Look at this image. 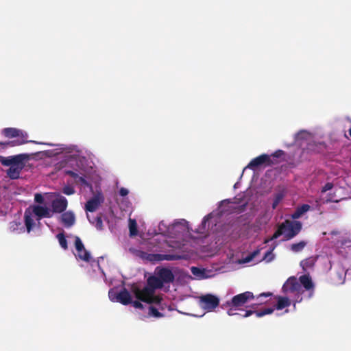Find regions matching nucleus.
<instances>
[{"label": "nucleus", "mask_w": 351, "mask_h": 351, "mask_svg": "<svg viewBox=\"0 0 351 351\" xmlns=\"http://www.w3.org/2000/svg\"><path fill=\"white\" fill-rule=\"evenodd\" d=\"M195 270H197V267H192V269H191V271H192L193 274H195Z\"/></svg>", "instance_id": "obj_48"}, {"label": "nucleus", "mask_w": 351, "mask_h": 351, "mask_svg": "<svg viewBox=\"0 0 351 351\" xmlns=\"http://www.w3.org/2000/svg\"><path fill=\"white\" fill-rule=\"evenodd\" d=\"M230 203V202L229 199H225V200H223L221 202V206H223L224 204H228Z\"/></svg>", "instance_id": "obj_45"}, {"label": "nucleus", "mask_w": 351, "mask_h": 351, "mask_svg": "<svg viewBox=\"0 0 351 351\" xmlns=\"http://www.w3.org/2000/svg\"><path fill=\"white\" fill-rule=\"evenodd\" d=\"M45 144H46V145H49V146H51V145H52V144H48V143H45Z\"/></svg>", "instance_id": "obj_51"}, {"label": "nucleus", "mask_w": 351, "mask_h": 351, "mask_svg": "<svg viewBox=\"0 0 351 351\" xmlns=\"http://www.w3.org/2000/svg\"><path fill=\"white\" fill-rule=\"evenodd\" d=\"M349 134L351 136V128L349 130Z\"/></svg>", "instance_id": "obj_50"}, {"label": "nucleus", "mask_w": 351, "mask_h": 351, "mask_svg": "<svg viewBox=\"0 0 351 351\" xmlns=\"http://www.w3.org/2000/svg\"><path fill=\"white\" fill-rule=\"evenodd\" d=\"M56 237L58 239V241H59V243H60V246L64 250H67L68 249V243H67V241H66V239L65 238V236L64 234V232H61V233L58 234Z\"/></svg>", "instance_id": "obj_26"}, {"label": "nucleus", "mask_w": 351, "mask_h": 351, "mask_svg": "<svg viewBox=\"0 0 351 351\" xmlns=\"http://www.w3.org/2000/svg\"><path fill=\"white\" fill-rule=\"evenodd\" d=\"M33 213L31 212V208H27L24 213L25 224L27 232H30L35 225L34 219H32Z\"/></svg>", "instance_id": "obj_20"}, {"label": "nucleus", "mask_w": 351, "mask_h": 351, "mask_svg": "<svg viewBox=\"0 0 351 351\" xmlns=\"http://www.w3.org/2000/svg\"><path fill=\"white\" fill-rule=\"evenodd\" d=\"M132 303L133 304V306L136 308H143V305L139 301H134V302H132Z\"/></svg>", "instance_id": "obj_41"}, {"label": "nucleus", "mask_w": 351, "mask_h": 351, "mask_svg": "<svg viewBox=\"0 0 351 351\" xmlns=\"http://www.w3.org/2000/svg\"><path fill=\"white\" fill-rule=\"evenodd\" d=\"M271 295H272V293L271 292L262 293L257 296V298L258 299L259 298H261V297H269V296H271Z\"/></svg>", "instance_id": "obj_42"}, {"label": "nucleus", "mask_w": 351, "mask_h": 351, "mask_svg": "<svg viewBox=\"0 0 351 351\" xmlns=\"http://www.w3.org/2000/svg\"><path fill=\"white\" fill-rule=\"evenodd\" d=\"M147 286L155 292L156 289L162 288L163 285L158 276H152L147 278Z\"/></svg>", "instance_id": "obj_19"}, {"label": "nucleus", "mask_w": 351, "mask_h": 351, "mask_svg": "<svg viewBox=\"0 0 351 351\" xmlns=\"http://www.w3.org/2000/svg\"><path fill=\"white\" fill-rule=\"evenodd\" d=\"M116 300L123 305H128L132 302V297L129 291L123 288L116 295Z\"/></svg>", "instance_id": "obj_18"}, {"label": "nucleus", "mask_w": 351, "mask_h": 351, "mask_svg": "<svg viewBox=\"0 0 351 351\" xmlns=\"http://www.w3.org/2000/svg\"><path fill=\"white\" fill-rule=\"evenodd\" d=\"M212 217L211 214H208L203 218L202 221L201 227L197 231V233H203L206 229V223L210 220Z\"/></svg>", "instance_id": "obj_27"}, {"label": "nucleus", "mask_w": 351, "mask_h": 351, "mask_svg": "<svg viewBox=\"0 0 351 351\" xmlns=\"http://www.w3.org/2000/svg\"><path fill=\"white\" fill-rule=\"evenodd\" d=\"M60 221L65 228H71L75 223L74 213L71 210L64 211L60 215Z\"/></svg>", "instance_id": "obj_15"}, {"label": "nucleus", "mask_w": 351, "mask_h": 351, "mask_svg": "<svg viewBox=\"0 0 351 351\" xmlns=\"http://www.w3.org/2000/svg\"><path fill=\"white\" fill-rule=\"evenodd\" d=\"M301 229L302 223L300 221L287 219L279 225L278 229L271 237L265 240V243L276 239L281 235H284L285 240H290L295 237Z\"/></svg>", "instance_id": "obj_2"}, {"label": "nucleus", "mask_w": 351, "mask_h": 351, "mask_svg": "<svg viewBox=\"0 0 351 351\" xmlns=\"http://www.w3.org/2000/svg\"><path fill=\"white\" fill-rule=\"evenodd\" d=\"M34 201L38 204L44 203V197L40 193H36L34 195Z\"/></svg>", "instance_id": "obj_34"}, {"label": "nucleus", "mask_w": 351, "mask_h": 351, "mask_svg": "<svg viewBox=\"0 0 351 351\" xmlns=\"http://www.w3.org/2000/svg\"><path fill=\"white\" fill-rule=\"evenodd\" d=\"M109 297H110V298L112 300H113L112 294V293H111L110 291L109 292Z\"/></svg>", "instance_id": "obj_49"}, {"label": "nucleus", "mask_w": 351, "mask_h": 351, "mask_svg": "<svg viewBox=\"0 0 351 351\" xmlns=\"http://www.w3.org/2000/svg\"><path fill=\"white\" fill-rule=\"evenodd\" d=\"M311 206L308 204H302L298 207L295 211L292 214V218L295 219L300 218L303 214L308 211Z\"/></svg>", "instance_id": "obj_22"}, {"label": "nucleus", "mask_w": 351, "mask_h": 351, "mask_svg": "<svg viewBox=\"0 0 351 351\" xmlns=\"http://www.w3.org/2000/svg\"><path fill=\"white\" fill-rule=\"evenodd\" d=\"M199 302L203 308L210 311L219 306V299L214 295L206 294L199 298Z\"/></svg>", "instance_id": "obj_8"}, {"label": "nucleus", "mask_w": 351, "mask_h": 351, "mask_svg": "<svg viewBox=\"0 0 351 351\" xmlns=\"http://www.w3.org/2000/svg\"><path fill=\"white\" fill-rule=\"evenodd\" d=\"M256 306V304L252 305L250 307L252 309H249V310L245 311V313L243 315H241V316L242 317H247L252 315V314H256V316L257 317H263V316H264L265 315L271 314L274 311V308H265L263 310H261V311L253 310Z\"/></svg>", "instance_id": "obj_16"}, {"label": "nucleus", "mask_w": 351, "mask_h": 351, "mask_svg": "<svg viewBox=\"0 0 351 351\" xmlns=\"http://www.w3.org/2000/svg\"><path fill=\"white\" fill-rule=\"evenodd\" d=\"M130 236L135 237L138 234L137 223L135 219L129 220Z\"/></svg>", "instance_id": "obj_23"}, {"label": "nucleus", "mask_w": 351, "mask_h": 351, "mask_svg": "<svg viewBox=\"0 0 351 351\" xmlns=\"http://www.w3.org/2000/svg\"><path fill=\"white\" fill-rule=\"evenodd\" d=\"M88 219L93 223L97 230H101L103 228V221L100 216L96 217L93 221H91L88 215H87Z\"/></svg>", "instance_id": "obj_25"}, {"label": "nucleus", "mask_w": 351, "mask_h": 351, "mask_svg": "<svg viewBox=\"0 0 351 351\" xmlns=\"http://www.w3.org/2000/svg\"><path fill=\"white\" fill-rule=\"evenodd\" d=\"M282 196L280 194H278L277 195H276V197L274 199V202L272 203V208L273 209H275L278 206V204L282 200Z\"/></svg>", "instance_id": "obj_32"}, {"label": "nucleus", "mask_w": 351, "mask_h": 351, "mask_svg": "<svg viewBox=\"0 0 351 351\" xmlns=\"http://www.w3.org/2000/svg\"><path fill=\"white\" fill-rule=\"evenodd\" d=\"M186 221H185L184 219H182L181 221L180 222H176L175 223V226H178V225H184L185 223H186Z\"/></svg>", "instance_id": "obj_44"}, {"label": "nucleus", "mask_w": 351, "mask_h": 351, "mask_svg": "<svg viewBox=\"0 0 351 351\" xmlns=\"http://www.w3.org/2000/svg\"><path fill=\"white\" fill-rule=\"evenodd\" d=\"M11 224H12V225H11L10 228H13L14 229V226H18V223H17L16 222H12Z\"/></svg>", "instance_id": "obj_47"}, {"label": "nucleus", "mask_w": 351, "mask_h": 351, "mask_svg": "<svg viewBox=\"0 0 351 351\" xmlns=\"http://www.w3.org/2000/svg\"><path fill=\"white\" fill-rule=\"evenodd\" d=\"M255 296L252 292L245 291L234 295L230 300L227 301L225 305L226 306L237 307L240 309L249 300H253Z\"/></svg>", "instance_id": "obj_5"}, {"label": "nucleus", "mask_w": 351, "mask_h": 351, "mask_svg": "<svg viewBox=\"0 0 351 351\" xmlns=\"http://www.w3.org/2000/svg\"><path fill=\"white\" fill-rule=\"evenodd\" d=\"M64 173L66 175H68V176L73 178L75 180L77 179V178H78V174L77 173H75V171H71V170H65L64 171Z\"/></svg>", "instance_id": "obj_36"}, {"label": "nucleus", "mask_w": 351, "mask_h": 351, "mask_svg": "<svg viewBox=\"0 0 351 351\" xmlns=\"http://www.w3.org/2000/svg\"><path fill=\"white\" fill-rule=\"evenodd\" d=\"M314 265V260L312 258L304 259L300 262V265L304 269L311 267Z\"/></svg>", "instance_id": "obj_28"}, {"label": "nucleus", "mask_w": 351, "mask_h": 351, "mask_svg": "<svg viewBox=\"0 0 351 351\" xmlns=\"http://www.w3.org/2000/svg\"><path fill=\"white\" fill-rule=\"evenodd\" d=\"M284 293H302L303 290L299 281L295 276L289 277L282 287Z\"/></svg>", "instance_id": "obj_7"}, {"label": "nucleus", "mask_w": 351, "mask_h": 351, "mask_svg": "<svg viewBox=\"0 0 351 351\" xmlns=\"http://www.w3.org/2000/svg\"><path fill=\"white\" fill-rule=\"evenodd\" d=\"M157 276L161 279L162 285L164 283L173 282L174 280V275L172 271L168 268H157Z\"/></svg>", "instance_id": "obj_14"}, {"label": "nucleus", "mask_w": 351, "mask_h": 351, "mask_svg": "<svg viewBox=\"0 0 351 351\" xmlns=\"http://www.w3.org/2000/svg\"><path fill=\"white\" fill-rule=\"evenodd\" d=\"M338 276H339V281L337 282L339 283H342L343 282V277L342 276L341 274H338Z\"/></svg>", "instance_id": "obj_46"}, {"label": "nucleus", "mask_w": 351, "mask_h": 351, "mask_svg": "<svg viewBox=\"0 0 351 351\" xmlns=\"http://www.w3.org/2000/svg\"><path fill=\"white\" fill-rule=\"evenodd\" d=\"M128 193H129V191L125 188L122 187L119 190V194L122 197L126 196Z\"/></svg>", "instance_id": "obj_40"}, {"label": "nucleus", "mask_w": 351, "mask_h": 351, "mask_svg": "<svg viewBox=\"0 0 351 351\" xmlns=\"http://www.w3.org/2000/svg\"><path fill=\"white\" fill-rule=\"evenodd\" d=\"M75 181L76 183H80V184H82L83 185H87L88 184L87 181L86 180V179L83 176H78V178H77V179H75Z\"/></svg>", "instance_id": "obj_37"}, {"label": "nucleus", "mask_w": 351, "mask_h": 351, "mask_svg": "<svg viewBox=\"0 0 351 351\" xmlns=\"http://www.w3.org/2000/svg\"><path fill=\"white\" fill-rule=\"evenodd\" d=\"M149 314L153 315L155 317H161L163 315L160 313L158 309L152 306H150L149 308Z\"/></svg>", "instance_id": "obj_30"}, {"label": "nucleus", "mask_w": 351, "mask_h": 351, "mask_svg": "<svg viewBox=\"0 0 351 351\" xmlns=\"http://www.w3.org/2000/svg\"><path fill=\"white\" fill-rule=\"evenodd\" d=\"M29 208H31V212L37 217L38 221L43 218H51L53 216L51 211L47 206L33 205Z\"/></svg>", "instance_id": "obj_11"}, {"label": "nucleus", "mask_w": 351, "mask_h": 351, "mask_svg": "<svg viewBox=\"0 0 351 351\" xmlns=\"http://www.w3.org/2000/svg\"><path fill=\"white\" fill-rule=\"evenodd\" d=\"M75 189L73 186H65L62 189V193L66 195H71L75 193Z\"/></svg>", "instance_id": "obj_31"}, {"label": "nucleus", "mask_w": 351, "mask_h": 351, "mask_svg": "<svg viewBox=\"0 0 351 351\" xmlns=\"http://www.w3.org/2000/svg\"><path fill=\"white\" fill-rule=\"evenodd\" d=\"M1 134L6 138H16L13 141H9L5 142H0V145L3 147L19 146L27 143H34L38 144L36 141H28V135L27 132L15 128H6L2 130Z\"/></svg>", "instance_id": "obj_3"}, {"label": "nucleus", "mask_w": 351, "mask_h": 351, "mask_svg": "<svg viewBox=\"0 0 351 351\" xmlns=\"http://www.w3.org/2000/svg\"><path fill=\"white\" fill-rule=\"evenodd\" d=\"M75 245L76 250L77 252L78 257L86 262H88L90 259V256L89 252L85 249L83 243L81 239L76 237L75 239Z\"/></svg>", "instance_id": "obj_13"}, {"label": "nucleus", "mask_w": 351, "mask_h": 351, "mask_svg": "<svg viewBox=\"0 0 351 351\" xmlns=\"http://www.w3.org/2000/svg\"><path fill=\"white\" fill-rule=\"evenodd\" d=\"M104 202V197L101 193L93 197L85 204V210L87 212H95Z\"/></svg>", "instance_id": "obj_12"}, {"label": "nucleus", "mask_w": 351, "mask_h": 351, "mask_svg": "<svg viewBox=\"0 0 351 351\" xmlns=\"http://www.w3.org/2000/svg\"><path fill=\"white\" fill-rule=\"evenodd\" d=\"M138 256L143 260L152 263L162 261L181 260L183 258V256L179 254H149L143 251L138 252Z\"/></svg>", "instance_id": "obj_4"}, {"label": "nucleus", "mask_w": 351, "mask_h": 351, "mask_svg": "<svg viewBox=\"0 0 351 351\" xmlns=\"http://www.w3.org/2000/svg\"><path fill=\"white\" fill-rule=\"evenodd\" d=\"M277 303L275 305V308L277 310H282L291 305V300L287 297L276 296Z\"/></svg>", "instance_id": "obj_21"}, {"label": "nucleus", "mask_w": 351, "mask_h": 351, "mask_svg": "<svg viewBox=\"0 0 351 351\" xmlns=\"http://www.w3.org/2000/svg\"><path fill=\"white\" fill-rule=\"evenodd\" d=\"M284 154H285V152L284 151H282L281 149H278V150L276 151L274 154H272L270 156H271V157L280 158L282 156H283Z\"/></svg>", "instance_id": "obj_35"}, {"label": "nucleus", "mask_w": 351, "mask_h": 351, "mask_svg": "<svg viewBox=\"0 0 351 351\" xmlns=\"http://www.w3.org/2000/svg\"><path fill=\"white\" fill-rule=\"evenodd\" d=\"M274 248L275 246L265 253L263 260L266 261V262H270L274 258V254L272 253Z\"/></svg>", "instance_id": "obj_29"}, {"label": "nucleus", "mask_w": 351, "mask_h": 351, "mask_svg": "<svg viewBox=\"0 0 351 351\" xmlns=\"http://www.w3.org/2000/svg\"><path fill=\"white\" fill-rule=\"evenodd\" d=\"M333 187V184L330 182H327L322 188V192H326Z\"/></svg>", "instance_id": "obj_39"}, {"label": "nucleus", "mask_w": 351, "mask_h": 351, "mask_svg": "<svg viewBox=\"0 0 351 351\" xmlns=\"http://www.w3.org/2000/svg\"><path fill=\"white\" fill-rule=\"evenodd\" d=\"M299 282L306 291H309V298H311L314 291V284L309 275H303L299 278Z\"/></svg>", "instance_id": "obj_17"}, {"label": "nucleus", "mask_w": 351, "mask_h": 351, "mask_svg": "<svg viewBox=\"0 0 351 351\" xmlns=\"http://www.w3.org/2000/svg\"><path fill=\"white\" fill-rule=\"evenodd\" d=\"M278 163V161L271 158V156L266 154H261L253 158L247 165L246 168L254 170L262 165L271 167Z\"/></svg>", "instance_id": "obj_6"}, {"label": "nucleus", "mask_w": 351, "mask_h": 351, "mask_svg": "<svg viewBox=\"0 0 351 351\" xmlns=\"http://www.w3.org/2000/svg\"><path fill=\"white\" fill-rule=\"evenodd\" d=\"M132 291L138 300L147 303L151 302L150 298L154 294V291L147 286L145 287L143 289L135 287L133 288Z\"/></svg>", "instance_id": "obj_9"}, {"label": "nucleus", "mask_w": 351, "mask_h": 351, "mask_svg": "<svg viewBox=\"0 0 351 351\" xmlns=\"http://www.w3.org/2000/svg\"><path fill=\"white\" fill-rule=\"evenodd\" d=\"M306 245V242L304 241H301L296 243H293L291 245V250L294 252H301Z\"/></svg>", "instance_id": "obj_24"}, {"label": "nucleus", "mask_w": 351, "mask_h": 351, "mask_svg": "<svg viewBox=\"0 0 351 351\" xmlns=\"http://www.w3.org/2000/svg\"><path fill=\"white\" fill-rule=\"evenodd\" d=\"M228 307H229V308L227 311V313L228 315L233 316V315H240L239 313L236 312L237 310H239V308H238L237 307H233V306H228Z\"/></svg>", "instance_id": "obj_33"}, {"label": "nucleus", "mask_w": 351, "mask_h": 351, "mask_svg": "<svg viewBox=\"0 0 351 351\" xmlns=\"http://www.w3.org/2000/svg\"><path fill=\"white\" fill-rule=\"evenodd\" d=\"M151 302H148V304H158L160 302L161 299L158 296H155L154 294H153V296L150 298Z\"/></svg>", "instance_id": "obj_38"}, {"label": "nucleus", "mask_w": 351, "mask_h": 351, "mask_svg": "<svg viewBox=\"0 0 351 351\" xmlns=\"http://www.w3.org/2000/svg\"><path fill=\"white\" fill-rule=\"evenodd\" d=\"M258 253V251H254L249 256L247 257V261H251Z\"/></svg>", "instance_id": "obj_43"}, {"label": "nucleus", "mask_w": 351, "mask_h": 351, "mask_svg": "<svg viewBox=\"0 0 351 351\" xmlns=\"http://www.w3.org/2000/svg\"><path fill=\"white\" fill-rule=\"evenodd\" d=\"M68 206V201L64 196L60 195L51 202V213H62L66 211Z\"/></svg>", "instance_id": "obj_10"}, {"label": "nucleus", "mask_w": 351, "mask_h": 351, "mask_svg": "<svg viewBox=\"0 0 351 351\" xmlns=\"http://www.w3.org/2000/svg\"><path fill=\"white\" fill-rule=\"evenodd\" d=\"M27 158L25 154L4 157L0 156V162L3 166L10 167L6 171L7 176L12 180L19 178L22 170L25 165L24 160Z\"/></svg>", "instance_id": "obj_1"}]
</instances>
